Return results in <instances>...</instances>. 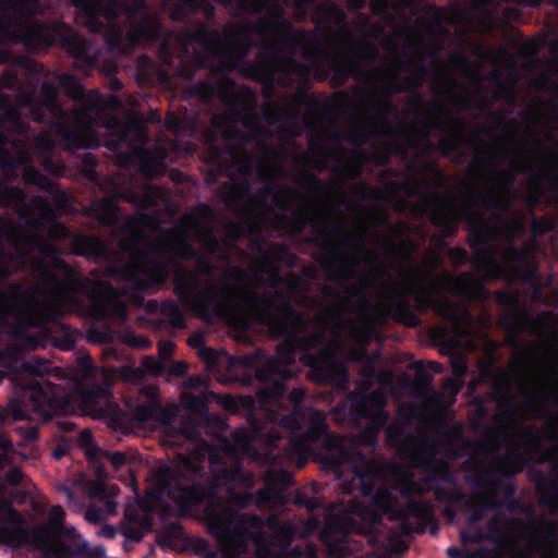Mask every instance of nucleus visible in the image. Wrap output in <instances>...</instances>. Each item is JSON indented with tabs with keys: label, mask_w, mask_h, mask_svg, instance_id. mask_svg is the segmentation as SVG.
<instances>
[{
	"label": "nucleus",
	"mask_w": 558,
	"mask_h": 558,
	"mask_svg": "<svg viewBox=\"0 0 558 558\" xmlns=\"http://www.w3.org/2000/svg\"><path fill=\"white\" fill-rule=\"evenodd\" d=\"M0 206L14 210L34 230L45 228L54 214L51 203L44 196L27 193L20 186L0 185Z\"/></svg>",
	"instance_id": "6ab92c4d"
},
{
	"label": "nucleus",
	"mask_w": 558,
	"mask_h": 558,
	"mask_svg": "<svg viewBox=\"0 0 558 558\" xmlns=\"http://www.w3.org/2000/svg\"><path fill=\"white\" fill-rule=\"evenodd\" d=\"M65 511L60 505L49 509L47 521L29 531V543L53 558H81L89 545L75 527L64 524Z\"/></svg>",
	"instance_id": "dca6fc26"
},
{
	"label": "nucleus",
	"mask_w": 558,
	"mask_h": 558,
	"mask_svg": "<svg viewBox=\"0 0 558 558\" xmlns=\"http://www.w3.org/2000/svg\"><path fill=\"white\" fill-rule=\"evenodd\" d=\"M310 98L311 96L307 93L306 86L299 87L296 96L292 99L291 102L284 105H268L265 108V114L269 120H277L279 118H284L289 121L296 120L300 114L298 106L305 104Z\"/></svg>",
	"instance_id": "ea45409f"
},
{
	"label": "nucleus",
	"mask_w": 558,
	"mask_h": 558,
	"mask_svg": "<svg viewBox=\"0 0 558 558\" xmlns=\"http://www.w3.org/2000/svg\"><path fill=\"white\" fill-rule=\"evenodd\" d=\"M0 512L4 514L0 525V545L20 548L29 543V530L24 527L21 513L9 501L0 499Z\"/></svg>",
	"instance_id": "7c9ffc66"
},
{
	"label": "nucleus",
	"mask_w": 558,
	"mask_h": 558,
	"mask_svg": "<svg viewBox=\"0 0 558 558\" xmlns=\"http://www.w3.org/2000/svg\"><path fill=\"white\" fill-rule=\"evenodd\" d=\"M170 498L178 504L179 507L186 509L194 508L206 499H209L208 502L217 500L215 487L204 485L201 482L184 485L181 481L174 486Z\"/></svg>",
	"instance_id": "72a5a7b5"
},
{
	"label": "nucleus",
	"mask_w": 558,
	"mask_h": 558,
	"mask_svg": "<svg viewBox=\"0 0 558 558\" xmlns=\"http://www.w3.org/2000/svg\"><path fill=\"white\" fill-rule=\"evenodd\" d=\"M410 279L413 282L412 298L414 299V311L416 314H424L433 310L436 291L447 281L449 275H435L423 267H415L410 272Z\"/></svg>",
	"instance_id": "c85d7f7f"
},
{
	"label": "nucleus",
	"mask_w": 558,
	"mask_h": 558,
	"mask_svg": "<svg viewBox=\"0 0 558 558\" xmlns=\"http://www.w3.org/2000/svg\"><path fill=\"white\" fill-rule=\"evenodd\" d=\"M34 250L43 254L32 262L36 283L27 289L19 283L9 286V307L16 320L10 325V333L15 338H22L25 328L57 323L66 307L83 304L81 295L97 301L111 288L105 280L83 277L65 259L50 256L53 247L45 244L36 231L0 215V282L14 275Z\"/></svg>",
	"instance_id": "f03ea898"
},
{
	"label": "nucleus",
	"mask_w": 558,
	"mask_h": 558,
	"mask_svg": "<svg viewBox=\"0 0 558 558\" xmlns=\"http://www.w3.org/2000/svg\"><path fill=\"white\" fill-rule=\"evenodd\" d=\"M160 196L161 191L151 184H145L140 187L131 185L123 190L116 189L110 196L93 199L86 207L85 213L101 226L117 227L121 220L118 202L124 201L138 209L135 215L128 217L126 225L142 227L153 220L145 211L157 206Z\"/></svg>",
	"instance_id": "2eb2a0df"
},
{
	"label": "nucleus",
	"mask_w": 558,
	"mask_h": 558,
	"mask_svg": "<svg viewBox=\"0 0 558 558\" xmlns=\"http://www.w3.org/2000/svg\"><path fill=\"white\" fill-rule=\"evenodd\" d=\"M404 511L420 522V532H424L425 527L429 525L430 534L438 533L439 525L435 517L434 505L429 500L410 498L404 506Z\"/></svg>",
	"instance_id": "58836bf2"
},
{
	"label": "nucleus",
	"mask_w": 558,
	"mask_h": 558,
	"mask_svg": "<svg viewBox=\"0 0 558 558\" xmlns=\"http://www.w3.org/2000/svg\"><path fill=\"white\" fill-rule=\"evenodd\" d=\"M98 161L94 154L84 153L81 157V173L92 183L99 182V173L97 172Z\"/></svg>",
	"instance_id": "338daca9"
},
{
	"label": "nucleus",
	"mask_w": 558,
	"mask_h": 558,
	"mask_svg": "<svg viewBox=\"0 0 558 558\" xmlns=\"http://www.w3.org/2000/svg\"><path fill=\"white\" fill-rule=\"evenodd\" d=\"M462 448L471 451L470 457L462 463V469L468 472H476V482L489 489H496L497 482H501L504 476L500 474L495 457L490 466L483 469L482 458L488 454V447L485 441H473L469 438L460 436Z\"/></svg>",
	"instance_id": "cd10ccee"
},
{
	"label": "nucleus",
	"mask_w": 558,
	"mask_h": 558,
	"mask_svg": "<svg viewBox=\"0 0 558 558\" xmlns=\"http://www.w3.org/2000/svg\"><path fill=\"white\" fill-rule=\"evenodd\" d=\"M377 57L378 50L375 47H369L366 53H362L355 45L343 46L339 53H335L323 40H316L312 49L303 51V59L312 63L319 81L327 80L331 73V84L340 87L353 77L366 83H376L373 92L368 94L372 100L387 101L396 94L410 93L413 107L421 109L428 106L420 92L423 84L421 78L409 77L400 84L397 82V71L385 77V71L379 66H371L367 70L362 66V61L375 60Z\"/></svg>",
	"instance_id": "39448f33"
},
{
	"label": "nucleus",
	"mask_w": 558,
	"mask_h": 558,
	"mask_svg": "<svg viewBox=\"0 0 558 558\" xmlns=\"http://www.w3.org/2000/svg\"><path fill=\"white\" fill-rule=\"evenodd\" d=\"M260 320L274 338L283 339L276 348L277 356H269L262 349H256L239 359L240 365L248 373L243 383L250 385L257 380L260 385L256 398L262 408L270 410L281 404L287 392L286 383L293 377L289 366L295 363L296 353H300V362L308 367L316 383L338 386L348 381L345 366L336 361L327 349L311 352L323 343L322 331L302 335L307 328L281 323L268 312L262 313Z\"/></svg>",
	"instance_id": "7ed1b4c3"
},
{
	"label": "nucleus",
	"mask_w": 558,
	"mask_h": 558,
	"mask_svg": "<svg viewBox=\"0 0 558 558\" xmlns=\"http://www.w3.org/2000/svg\"><path fill=\"white\" fill-rule=\"evenodd\" d=\"M183 478L181 471H173L170 466H162L151 473L154 487L151 490L158 492L161 496L167 495L169 498L174 486Z\"/></svg>",
	"instance_id": "a18cd8bd"
},
{
	"label": "nucleus",
	"mask_w": 558,
	"mask_h": 558,
	"mask_svg": "<svg viewBox=\"0 0 558 558\" xmlns=\"http://www.w3.org/2000/svg\"><path fill=\"white\" fill-rule=\"evenodd\" d=\"M166 151L163 149H141V171L149 178L155 179L163 173Z\"/></svg>",
	"instance_id": "49530a36"
},
{
	"label": "nucleus",
	"mask_w": 558,
	"mask_h": 558,
	"mask_svg": "<svg viewBox=\"0 0 558 558\" xmlns=\"http://www.w3.org/2000/svg\"><path fill=\"white\" fill-rule=\"evenodd\" d=\"M433 311L437 316L453 325H458L460 323V316L456 304L445 298H438L436 295Z\"/></svg>",
	"instance_id": "680f3d73"
},
{
	"label": "nucleus",
	"mask_w": 558,
	"mask_h": 558,
	"mask_svg": "<svg viewBox=\"0 0 558 558\" xmlns=\"http://www.w3.org/2000/svg\"><path fill=\"white\" fill-rule=\"evenodd\" d=\"M543 399L546 402H553L558 405V391L548 390L544 393ZM530 409L535 417L546 420L545 427L548 430H550L553 434L558 433V413L551 412L547 408L535 403H531Z\"/></svg>",
	"instance_id": "3c124183"
},
{
	"label": "nucleus",
	"mask_w": 558,
	"mask_h": 558,
	"mask_svg": "<svg viewBox=\"0 0 558 558\" xmlns=\"http://www.w3.org/2000/svg\"><path fill=\"white\" fill-rule=\"evenodd\" d=\"M121 99L117 95L104 97L97 90H94L84 105V119L93 120L105 111H116L121 107Z\"/></svg>",
	"instance_id": "c03bdc74"
},
{
	"label": "nucleus",
	"mask_w": 558,
	"mask_h": 558,
	"mask_svg": "<svg viewBox=\"0 0 558 558\" xmlns=\"http://www.w3.org/2000/svg\"><path fill=\"white\" fill-rule=\"evenodd\" d=\"M166 125L175 134H183L187 131L193 132L196 128V118H186L171 113L166 119Z\"/></svg>",
	"instance_id": "69168bd1"
},
{
	"label": "nucleus",
	"mask_w": 558,
	"mask_h": 558,
	"mask_svg": "<svg viewBox=\"0 0 558 558\" xmlns=\"http://www.w3.org/2000/svg\"><path fill=\"white\" fill-rule=\"evenodd\" d=\"M172 252L175 258H178L179 260H195V258L199 254L192 245V243L185 238H180L174 241L172 245Z\"/></svg>",
	"instance_id": "774afa93"
},
{
	"label": "nucleus",
	"mask_w": 558,
	"mask_h": 558,
	"mask_svg": "<svg viewBox=\"0 0 558 558\" xmlns=\"http://www.w3.org/2000/svg\"><path fill=\"white\" fill-rule=\"evenodd\" d=\"M19 85L20 80L16 74L11 73L0 76V107L4 108V111L9 108H16V99L13 102L11 95L4 93L3 89L20 90Z\"/></svg>",
	"instance_id": "bf43d9fd"
},
{
	"label": "nucleus",
	"mask_w": 558,
	"mask_h": 558,
	"mask_svg": "<svg viewBox=\"0 0 558 558\" xmlns=\"http://www.w3.org/2000/svg\"><path fill=\"white\" fill-rule=\"evenodd\" d=\"M524 146L529 149H532L542 156L543 158H546L554 165L558 166V153L556 151H549L542 143V141L535 136L534 131L532 128H529V134L524 138Z\"/></svg>",
	"instance_id": "e2e57ef3"
},
{
	"label": "nucleus",
	"mask_w": 558,
	"mask_h": 558,
	"mask_svg": "<svg viewBox=\"0 0 558 558\" xmlns=\"http://www.w3.org/2000/svg\"><path fill=\"white\" fill-rule=\"evenodd\" d=\"M22 179L25 184L37 186L43 191H50L53 182L46 174L37 170L32 165H26L22 172Z\"/></svg>",
	"instance_id": "13d9d810"
},
{
	"label": "nucleus",
	"mask_w": 558,
	"mask_h": 558,
	"mask_svg": "<svg viewBox=\"0 0 558 558\" xmlns=\"http://www.w3.org/2000/svg\"><path fill=\"white\" fill-rule=\"evenodd\" d=\"M468 215V239L466 243L476 257L471 260V266L476 271L502 270L499 266L493 250L498 240L499 229L487 222L483 211L465 209Z\"/></svg>",
	"instance_id": "a211bd4d"
},
{
	"label": "nucleus",
	"mask_w": 558,
	"mask_h": 558,
	"mask_svg": "<svg viewBox=\"0 0 558 558\" xmlns=\"http://www.w3.org/2000/svg\"><path fill=\"white\" fill-rule=\"evenodd\" d=\"M332 233L340 235L342 241L336 242L332 234L325 228L316 229V238L322 240L318 246L329 255L330 260L336 265L333 269L327 271V279L348 288L349 279L359 277L355 265L348 264L343 258L344 250L355 247L354 238L347 230L343 220H339L332 226Z\"/></svg>",
	"instance_id": "aec40b11"
},
{
	"label": "nucleus",
	"mask_w": 558,
	"mask_h": 558,
	"mask_svg": "<svg viewBox=\"0 0 558 558\" xmlns=\"http://www.w3.org/2000/svg\"><path fill=\"white\" fill-rule=\"evenodd\" d=\"M213 126L221 133L222 140L227 143V145L233 146V141L235 138V132L240 128L236 124V120L227 112L221 114H215L211 119ZM236 148V155L239 154V147L234 145Z\"/></svg>",
	"instance_id": "864d4df0"
},
{
	"label": "nucleus",
	"mask_w": 558,
	"mask_h": 558,
	"mask_svg": "<svg viewBox=\"0 0 558 558\" xmlns=\"http://www.w3.org/2000/svg\"><path fill=\"white\" fill-rule=\"evenodd\" d=\"M522 525L520 519L517 518H498L494 517L486 523L487 541L497 543L506 533L514 532Z\"/></svg>",
	"instance_id": "09e8293b"
},
{
	"label": "nucleus",
	"mask_w": 558,
	"mask_h": 558,
	"mask_svg": "<svg viewBox=\"0 0 558 558\" xmlns=\"http://www.w3.org/2000/svg\"><path fill=\"white\" fill-rule=\"evenodd\" d=\"M293 181L296 185L308 190L314 195L331 191V185L327 181L307 169H302Z\"/></svg>",
	"instance_id": "5fc2aeb1"
},
{
	"label": "nucleus",
	"mask_w": 558,
	"mask_h": 558,
	"mask_svg": "<svg viewBox=\"0 0 558 558\" xmlns=\"http://www.w3.org/2000/svg\"><path fill=\"white\" fill-rule=\"evenodd\" d=\"M87 456H88L90 462H96L100 458L108 460L114 470H120L128 463V456H126V453H124L122 451H116V452H110L107 450L102 451L98 447H95L87 451Z\"/></svg>",
	"instance_id": "052dcab7"
},
{
	"label": "nucleus",
	"mask_w": 558,
	"mask_h": 558,
	"mask_svg": "<svg viewBox=\"0 0 558 558\" xmlns=\"http://www.w3.org/2000/svg\"><path fill=\"white\" fill-rule=\"evenodd\" d=\"M162 496L158 492L149 490L144 497L136 499V505H129L124 510L122 534L128 541L138 543L154 525V514Z\"/></svg>",
	"instance_id": "b1692460"
},
{
	"label": "nucleus",
	"mask_w": 558,
	"mask_h": 558,
	"mask_svg": "<svg viewBox=\"0 0 558 558\" xmlns=\"http://www.w3.org/2000/svg\"><path fill=\"white\" fill-rule=\"evenodd\" d=\"M209 533L230 548H246V538L264 526L256 514H241L219 500L207 502L204 510Z\"/></svg>",
	"instance_id": "f3484780"
},
{
	"label": "nucleus",
	"mask_w": 558,
	"mask_h": 558,
	"mask_svg": "<svg viewBox=\"0 0 558 558\" xmlns=\"http://www.w3.org/2000/svg\"><path fill=\"white\" fill-rule=\"evenodd\" d=\"M372 102L376 111L375 114L369 116V119L374 122L380 123L384 131L381 132L375 126L369 129L367 132L354 130L349 134L348 141L354 146H361L368 143L371 140L386 136L392 141V146L398 153L404 154L409 144L402 138L401 132L393 129L389 121L390 116L397 112V106L392 100H372Z\"/></svg>",
	"instance_id": "393cba45"
},
{
	"label": "nucleus",
	"mask_w": 558,
	"mask_h": 558,
	"mask_svg": "<svg viewBox=\"0 0 558 558\" xmlns=\"http://www.w3.org/2000/svg\"><path fill=\"white\" fill-rule=\"evenodd\" d=\"M73 254L95 262L108 263L105 274L119 281L129 282L135 292L153 294L159 291L169 277L167 264L157 257L142 254L129 259L111 248L97 235L76 234L72 238Z\"/></svg>",
	"instance_id": "1a4fd4ad"
},
{
	"label": "nucleus",
	"mask_w": 558,
	"mask_h": 558,
	"mask_svg": "<svg viewBox=\"0 0 558 558\" xmlns=\"http://www.w3.org/2000/svg\"><path fill=\"white\" fill-rule=\"evenodd\" d=\"M316 22L326 28L340 26V33L349 35L347 28L342 27L347 22V14L337 3L330 0L322 1L315 8Z\"/></svg>",
	"instance_id": "a19ab883"
},
{
	"label": "nucleus",
	"mask_w": 558,
	"mask_h": 558,
	"mask_svg": "<svg viewBox=\"0 0 558 558\" xmlns=\"http://www.w3.org/2000/svg\"><path fill=\"white\" fill-rule=\"evenodd\" d=\"M77 19L89 32L104 36L110 51L131 53L137 46L161 40L159 52L165 62L173 56L168 31L157 14L144 13L138 21L121 22L123 11L132 20L145 7L146 0H70Z\"/></svg>",
	"instance_id": "20e7f679"
},
{
	"label": "nucleus",
	"mask_w": 558,
	"mask_h": 558,
	"mask_svg": "<svg viewBox=\"0 0 558 558\" xmlns=\"http://www.w3.org/2000/svg\"><path fill=\"white\" fill-rule=\"evenodd\" d=\"M434 493V497L438 502L446 504L445 513L449 517L454 515L453 506L458 500L457 489L456 488H446L440 485H435L432 487Z\"/></svg>",
	"instance_id": "0e129e2a"
},
{
	"label": "nucleus",
	"mask_w": 558,
	"mask_h": 558,
	"mask_svg": "<svg viewBox=\"0 0 558 558\" xmlns=\"http://www.w3.org/2000/svg\"><path fill=\"white\" fill-rule=\"evenodd\" d=\"M386 439L389 446L395 447L397 451L405 457H416L420 438L412 433H408L402 426L389 424L385 429Z\"/></svg>",
	"instance_id": "4c0bfd02"
},
{
	"label": "nucleus",
	"mask_w": 558,
	"mask_h": 558,
	"mask_svg": "<svg viewBox=\"0 0 558 558\" xmlns=\"http://www.w3.org/2000/svg\"><path fill=\"white\" fill-rule=\"evenodd\" d=\"M513 166L518 167L519 172L521 173H531V182L533 186L535 187V192H531L526 195V204L531 207H534L538 204L539 195L538 193L542 190L541 184V178L544 174V172H538L534 170L533 162L527 159L523 158L522 156H515V158L512 161Z\"/></svg>",
	"instance_id": "8fccbe9b"
},
{
	"label": "nucleus",
	"mask_w": 558,
	"mask_h": 558,
	"mask_svg": "<svg viewBox=\"0 0 558 558\" xmlns=\"http://www.w3.org/2000/svg\"><path fill=\"white\" fill-rule=\"evenodd\" d=\"M28 109L33 121L49 125L59 137L61 146L68 151L93 146L92 134L73 123L74 111H69L59 101V87L43 82L37 96V82L27 88H21L16 95V108H9L0 114V151L8 146L22 145L12 141L4 131L23 134L27 124L21 118V110Z\"/></svg>",
	"instance_id": "423d86ee"
},
{
	"label": "nucleus",
	"mask_w": 558,
	"mask_h": 558,
	"mask_svg": "<svg viewBox=\"0 0 558 558\" xmlns=\"http://www.w3.org/2000/svg\"><path fill=\"white\" fill-rule=\"evenodd\" d=\"M293 484L290 472L281 471L277 474H269L267 487L257 493L258 504L268 505L275 501H283V493L277 486L287 487Z\"/></svg>",
	"instance_id": "37998d69"
},
{
	"label": "nucleus",
	"mask_w": 558,
	"mask_h": 558,
	"mask_svg": "<svg viewBox=\"0 0 558 558\" xmlns=\"http://www.w3.org/2000/svg\"><path fill=\"white\" fill-rule=\"evenodd\" d=\"M258 194L260 198L264 199L271 197L274 207L282 217H286V214L290 211L293 206H296L295 211L292 214V221L296 232L303 231L310 222L308 213L301 206L299 193L293 187L269 182L259 189Z\"/></svg>",
	"instance_id": "bb28decb"
},
{
	"label": "nucleus",
	"mask_w": 558,
	"mask_h": 558,
	"mask_svg": "<svg viewBox=\"0 0 558 558\" xmlns=\"http://www.w3.org/2000/svg\"><path fill=\"white\" fill-rule=\"evenodd\" d=\"M345 403L349 414L368 421L365 433L372 441H376L380 432L389 425L386 398L378 391H355L347 396Z\"/></svg>",
	"instance_id": "412c9836"
},
{
	"label": "nucleus",
	"mask_w": 558,
	"mask_h": 558,
	"mask_svg": "<svg viewBox=\"0 0 558 558\" xmlns=\"http://www.w3.org/2000/svg\"><path fill=\"white\" fill-rule=\"evenodd\" d=\"M58 87L62 89L66 96L78 104L80 109L77 112H74V116L76 114L83 118L84 105L86 104L87 99H89L94 90L87 92L81 80L71 73H63L58 75Z\"/></svg>",
	"instance_id": "79ce46f5"
},
{
	"label": "nucleus",
	"mask_w": 558,
	"mask_h": 558,
	"mask_svg": "<svg viewBox=\"0 0 558 558\" xmlns=\"http://www.w3.org/2000/svg\"><path fill=\"white\" fill-rule=\"evenodd\" d=\"M11 360L20 364L23 372L31 376L8 404V415L13 421L32 420L31 414L44 421L64 414L70 408L69 396L63 387L45 379L41 375L43 363L36 365L20 359V350L8 345L0 348V361Z\"/></svg>",
	"instance_id": "9b49d317"
},
{
	"label": "nucleus",
	"mask_w": 558,
	"mask_h": 558,
	"mask_svg": "<svg viewBox=\"0 0 558 558\" xmlns=\"http://www.w3.org/2000/svg\"><path fill=\"white\" fill-rule=\"evenodd\" d=\"M439 112L446 116V120L438 122L435 128L449 133V136L440 140L439 145L445 156L451 151L458 150L463 145V134L468 128V123L463 118L452 116L441 105L434 106L428 109V113Z\"/></svg>",
	"instance_id": "473e14b6"
},
{
	"label": "nucleus",
	"mask_w": 558,
	"mask_h": 558,
	"mask_svg": "<svg viewBox=\"0 0 558 558\" xmlns=\"http://www.w3.org/2000/svg\"><path fill=\"white\" fill-rule=\"evenodd\" d=\"M0 9L17 16L16 41L25 47L48 49L58 44L71 54L77 66L93 70L98 65V48L90 40L75 34L71 26L34 20L43 11L40 0H0Z\"/></svg>",
	"instance_id": "6e6552de"
},
{
	"label": "nucleus",
	"mask_w": 558,
	"mask_h": 558,
	"mask_svg": "<svg viewBox=\"0 0 558 558\" xmlns=\"http://www.w3.org/2000/svg\"><path fill=\"white\" fill-rule=\"evenodd\" d=\"M515 174L511 169L494 168V175L490 178L492 189L469 191V197L473 204L480 205L485 211H492L498 219V211L509 207L510 197L513 195Z\"/></svg>",
	"instance_id": "5701e85b"
},
{
	"label": "nucleus",
	"mask_w": 558,
	"mask_h": 558,
	"mask_svg": "<svg viewBox=\"0 0 558 558\" xmlns=\"http://www.w3.org/2000/svg\"><path fill=\"white\" fill-rule=\"evenodd\" d=\"M216 398L210 391L199 393H184L181 402L186 411L181 421L177 422V412L163 408L158 398L151 393L147 400L138 403L132 410L134 421L138 423H155L165 426L166 436L182 438L192 442L202 441L203 429H215L222 422L208 412V404Z\"/></svg>",
	"instance_id": "9d476101"
},
{
	"label": "nucleus",
	"mask_w": 558,
	"mask_h": 558,
	"mask_svg": "<svg viewBox=\"0 0 558 558\" xmlns=\"http://www.w3.org/2000/svg\"><path fill=\"white\" fill-rule=\"evenodd\" d=\"M305 389L293 388L288 395V401L292 411L287 414L276 413V408H264L274 413V421L283 429L271 427L265 434V444L271 450H277L276 456L289 461L301 460L308 451H324L322 458L332 453L344 440L341 436L329 432L327 417L324 411L303 408ZM283 403V401L281 402Z\"/></svg>",
	"instance_id": "0eeeda50"
},
{
	"label": "nucleus",
	"mask_w": 558,
	"mask_h": 558,
	"mask_svg": "<svg viewBox=\"0 0 558 558\" xmlns=\"http://www.w3.org/2000/svg\"><path fill=\"white\" fill-rule=\"evenodd\" d=\"M234 172L241 173L243 178L234 183L223 182L218 191V196L225 203L228 209H232L233 207L238 206L242 196L251 191L248 169L241 160H239V158H236V167L234 168Z\"/></svg>",
	"instance_id": "f704fd0d"
},
{
	"label": "nucleus",
	"mask_w": 558,
	"mask_h": 558,
	"mask_svg": "<svg viewBox=\"0 0 558 558\" xmlns=\"http://www.w3.org/2000/svg\"><path fill=\"white\" fill-rule=\"evenodd\" d=\"M206 163L209 168L206 173L208 184H216L221 175L232 178L236 167V148L232 145H218L216 134H210L207 141Z\"/></svg>",
	"instance_id": "c756f323"
},
{
	"label": "nucleus",
	"mask_w": 558,
	"mask_h": 558,
	"mask_svg": "<svg viewBox=\"0 0 558 558\" xmlns=\"http://www.w3.org/2000/svg\"><path fill=\"white\" fill-rule=\"evenodd\" d=\"M178 40L184 53L193 44L202 49L194 50L195 66L183 70V77L192 80L196 70L208 69L217 78L216 83L198 81L186 89L189 96L205 104L221 97L226 85H233L228 77L229 72H241L245 77L264 84L270 95L276 84L293 88L298 81L307 83L312 71L308 64L294 57V51L312 49L315 41L311 40L308 32L293 25L282 7L265 8L256 21L229 27L222 34L198 23L194 28L180 33Z\"/></svg>",
	"instance_id": "f257e3e1"
},
{
	"label": "nucleus",
	"mask_w": 558,
	"mask_h": 558,
	"mask_svg": "<svg viewBox=\"0 0 558 558\" xmlns=\"http://www.w3.org/2000/svg\"><path fill=\"white\" fill-rule=\"evenodd\" d=\"M508 245L506 247L505 258L506 264L514 268V272L517 275L523 274V266L529 260L532 246L530 244H522L520 246H515L512 244L513 234L512 230L509 232L508 236Z\"/></svg>",
	"instance_id": "de8ad7c7"
},
{
	"label": "nucleus",
	"mask_w": 558,
	"mask_h": 558,
	"mask_svg": "<svg viewBox=\"0 0 558 558\" xmlns=\"http://www.w3.org/2000/svg\"><path fill=\"white\" fill-rule=\"evenodd\" d=\"M282 258L266 250H260L257 258L259 269L267 274L272 280L282 281L283 277L280 275V266Z\"/></svg>",
	"instance_id": "4d7b16f0"
},
{
	"label": "nucleus",
	"mask_w": 558,
	"mask_h": 558,
	"mask_svg": "<svg viewBox=\"0 0 558 558\" xmlns=\"http://www.w3.org/2000/svg\"><path fill=\"white\" fill-rule=\"evenodd\" d=\"M359 286L348 288L345 295L330 287H325L323 289V295L332 302V307L330 310L331 313L342 317L347 306L352 302L359 303L362 311H369L373 307V304L367 296L366 281L364 278L359 277Z\"/></svg>",
	"instance_id": "2f4dec72"
},
{
	"label": "nucleus",
	"mask_w": 558,
	"mask_h": 558,
	"mask_svg": "<svg viewBox=\"0 0 558 558\" xmlns=\"http://www.w3.org/2000/svg\"><path fill=\"white\" fill-rule=\"evenodd\" d=\"M201 241L206 253L213 257L228 260L230 252L223 244V239L217 236L211 228L207 229L201 236Z\"/></svg>",
	"instance_id": "6e6d98bb"
},
{
	"label": "nucleus",
	"mask_w": 558,
	"mask_h": 558,
	"mask_svg": "<svg viewBox=\"0 0 558 558\" xmlns=\"http://www.w3.org/2000/svg\"><path fill=\"white\" fill-rule=\"evenodd\" d=\"M161 318L158 325L167 324L171 328L182 329L185 327V316L179 304L173 300H166L160 304Z\"/></svg>",
	"instance_id": "603ef678"
},
{
	"label": "nucleus",
	"mask_w": 558,
	"mask_h": 558,
	"mask_svg": "<svg viewBox=\"0 0 558 558\" xmlns=\"http://www.w3.org/2000/svg\"><path fill=\"white\" fill-rule=\"evenodd\" d=\"M241 288L240 303L248 316L262 326V313H270L281 323L295 324L303 328L310 327V318L291 305L292 293L296 290L300 277L292 274L282 281L272 280L275 284L283 283L288 290L275 289L272 293L258 292L248 282L246 271L240 267H234L229 274Z\"/></svg>",
	"instance_id": "4468645a"
},
{
	"label": "nucleus",
	"mask_w": 558,
	"mask_h": 558,
	"mask_svg": "<svg viewBox=\"0 0 558 558\" xmlns=\"http://www.w3.org/2000/svg\"><path fill=\"white\" fill-rule=\"evenodd\" d=\"M323 463L341 481L342 494L359 492L361 496L371 498L372 505L383 512L392 507L395 497L384 483L377 464L361 451L351 450L343 444L332 453L324 456Z\"/></svg>",
	"instance_id": "f8f14e48"
},
{
	"label": "nucleus",
	"mask_w": 558,
	"mask_h": 558,
	"mask_svg": "<svg viewBox=\"0 0 558 558\" xmlns=\"http://www.w3.org/2000/svg\"><path fill=\"white\" fill-rule=\"evenodd\" d=\"M149 141L147 128L138 122H132L123 125L117 134L107 138L105 146L117 151L123 146H131V142H136L137 145L146 144Z\"/></svg>",
	"instance_id": "e433bc0d"
},
{
	"label": "nucleus",
	"mask_w": 558,
	"mask_h": 558,
	"mask_svg": "<svg viewBox=\"0 0 558 558\" xmlns=\"http://www.w3.org/2000/svg\"><path fill=\"white\" fill-rule=\"evenodd\" d=\"M368 264H371L372 274L375 277L380 279L387 278L391 283V294L387 298L385 308L386 316L407 327H418L421 325V318L409 301V296H412L413 290L412 279L409 278V280L404 281L396 280L389 271L377 266L373 260H368Z\"/></svg>",
	"instance_id": "4be33fe9"
},
{
	"label": "nucleus",
	"mask_w": 558,
	"mask_h": 558,
	"mask_svg": "<svg viewBox=\"0 0 558 558\" xmlns=\"http://www.w3.org/2000/svg\"><path fill=\"white\" fill-rule=\"evenodd\" d=\"M422 209L427 214L430 223L438 229L441 238L453 239L461 223V217L451 199L445 194H428Z\"/></svg>",
	"instance_id": "a878e982"
},
{
	"label": "nucleus",
	"mask_w": 558,
	"mask_h": 558,
	"mask_svg": "<svg viewBox=\"0 0 558 558\" xmlns=\"http://www.w3.org/2000/svg\"><path fill=\"white\" fill-rule=\"evenodd\" d=\"M202 13L206 21L213 22L216 9L209 0H175L170 9L171 20L185 23L191 15Z\"/></svg>",
	"instance_id": "c9c22d12"
},
{
	"label": "nucleus",
	"mask_w": 558,
	"mask_h": 558,
	"mask_svg": "<svg viewBox=\"0 0 558 558\" xmlns=\"http://www.w3.org/2000/svg\"><path fill=\"white\" fill-rule=\"evenodd\" d=\"M197 270L178 267L173 274V292L178 300L198 318L219 316L233 300L232 291L213 280L215 266L205 256L195 258Z\"/></svg>",
	"instance_id": "ddd939ff"
}]
</instances>
